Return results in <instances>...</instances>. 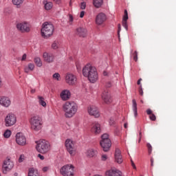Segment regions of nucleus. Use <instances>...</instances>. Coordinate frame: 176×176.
<instances>
[{"mask_svg":"<svg viewBox=\"0 0 176 176\" xmlns=\"http://www.w3.org/2000/svg\"><path fill=\"white\" fill-rule=\"evenodd\" d=\"M91 133L94 134H100L101 133V124L98 122H94L91 125Z\"/></svg>","mask_w":176,"mask_h":176,"instance_id":"obj_18","label":"nucleus"},{"mask_svg":"<svg viewBox=\"0 0 176 176\" xmlns=\"http://www.w3.org/2000/svg\"><path fill=\"white\" fill-rule=\"evenodd\" d=\"M65 146L69 155H71V156H74L75 153H76V148H75V143L74 141L67 139L65 141Z\"/></svg>","mask_w":176,"mask_h":176,"instance_id":"obj_5","label":"nucleus"},{"mask_svg":"<svg viewBox=\"0 0 176 176\" xmlns=\"http://www.w3.org/2000/svg\"><path fill=\"white\" fill-rule=\"evenodd\" d=\"M26 59H27V54H24L22 56L21 61H25Z\"/></svg>","mask_w":176,"mask_h":176,"instance_id":"obj_49","label":"nucleus"},{"mask_svg":"<svg viewBox=\"0 0 176 176\" xmlns=\"http://www.w3.org/2000/svg\"><path fill=\"white\" fill-rule=\"evenodd\" d=\"M14 167V164L10 159L6 160L4 161L3 165V174H8L12 168Z\"/></svg>","mask_w":176,"mask_h":176,"instance_id":"obj_8","label":"nucleus"},{"mask_svg":"<svg viewBox=\"0 0 176 176\" xmlns=\"http://www.w3.org/2000/svg\"><path fill=\"white\" fill-rule=\"evenodd\" d=\"M147 115H149V118L151 120L155 121L156 120V116L152 113V111H147Z\"/></svg>","mask_w":176,"mask_h":176,"instance_id":"obj_32","label":"nucleus"},{"mask_svg":"<svg viewBox=\"0 0 176 176\" xmlns=\"http://www.w3.org/2000/svg\"><path fill=\"white\" fill-rule=\"evenodd\" d=\"M23 2H24V0H12L13 5H16V6H20Z\"/></svg>","mask_w":176,"mask_h":176,"instance_id":"obj_35","label":"nucleus"},{"mask_svg":"<svg viewBox=\"0 0 176 176\" xmlns=\"http://www.w3.org/2000/svg\"><path fill=\"white\" fill-rule=\"evenodd\" d=\"M60 171L63 176H74V166L65 165L60 168Z\"/></svg>","mask_w":176,"mask_h":176,"instance_id":"obj_6","label":"nucleus"},{"mask_svg":"<svg viewBox=\"0 0 176 176\" xmlns=\"http://www.w3.org/2000/svg\"><path fill=\"white\" fill-rule=\"evenodd\" d=\"M109 123L110 126H113V124H115V119H113V118H111L109 119Z\"/></svg>","mask_w":176,"mask_h":176,"instance_id":"obj_44","label":"nucleus"},{"mask_svg":"<svg viewBox=\"0 0 176 176\" xmlns=\"http://www.w3.org/2000/svg\"><path fill=\"white\" fill-rule=\"evenodd\" d=\"M88 113L90 116H93V118H100L101 115L98 111H88Z\"/></svg>","mask_w":176,"mask_h":176,"instance_id":"obj_27","label":"nucleus"},{"mask_svg":"<svg viewBox=\"0 0 176 176\" xmlns=\"http://www.w3.org/2000/svg\"><path fill=\"white\" fill-rule=\"evenodd\" d=\"M56 5H60L61 3V0H53Z\"/></svg>","mask_w":176,"mask_h":176,"instance_id":"obj_54","label":"nucleus"},{"mask_svg":"<svg viewBox=\"0 0 176 176\" xmlns=\"http://www.w3.org/2000/svg\"><path fill=\"white\" fill-rule=\"evenodd\" d=\"M131 162L132 167L135 170V168H137V167H135V164H134V162H133V160H131Z\"/></svg>","mask_w":176,"mask_h":176,"instance_id":"obj_56","label":"nucleus"},{"mask_svg":"<svg viewBox=\"0 0 176 176\" xmlns=\"http://www.w3.org/2000/svg\"><path fill=\"white\" fill-rule=\"evenodd\" d=\"M36 149L39 153H47L50 151V143L45 140H41L37 142Z\"/></svg>","mask_w":176,"mask_h":176,"instance_id":"obj_3","label":"nucleus"},{"mask_svg":"<svg viewBox=\"0 0 176 176\" xmlns=\"http://www.w3.org/2000/svg\"><path fill=\"white\" fill-rule=\"evenodd\" d=\"M122 25L126 31L127 30H129V26L127 25V21H122Z\"/></svg>","mask_w":176,"mask_h":176,"instance_id":"obj_43","label":"nucleus"},{"mask_svg":"<svg viewBox=\"0 0 176 176\" xmlns=\"http://www.w3.org/2000/svg\"><path fill=\"white\" fill-rule=\"evenodd\" d=\"M16 116L14 114L10 113L8 114L5 119V126L6 127H11V126H14L16 124Z\"/></svg>","mask_w":176,"mask_h":176,"instance_id":"obj_7","label":"nucleus"},{"mask_svg":"<svg viewBox=\"0 0 176 176\" xmlns=\"http://www.w3.org/2000/svg\"><path fill=\"white\" fill-rule=\"evenodd\" d=\"M80 8L82 9V10H85V9H86V2H82L80 5Z\"/></svg>","mask_w":176,"mask_h":176,"instance_id":"obj_42","label":"nucleus"},{"mask_svg":"<svg viewBox=\"0 0 176 176\" xmlns=\"http://www.w3.org/2000/svg\"><path fill=\"white\" fill-rule=\"evenodd\" d=\"M35 69V64L34 63H28L23 68L25 74H30V72L34 71Z\"/></svg>","mask_w":176,"mask_h":176,"instance_id":"obj_22","label":"nucleus"},{"mask_svg":"<svg viewBox=\"0 0 176 176\" xmlns=\"http://www.w3.org/2000/svg\"><path fill=\"white\" fill-rule=\"evenodd\" d=\"M65 111H78V104L75 102L67 101L63 104Z\"/></svg>","mask_w":176,"mask_h":176,"instance_id":"obj_10","label":"nucleus"},{"mask_svg":"<svg viewBox=\"0 0 176 176\" xmlns=\"http://www.w3.org/2000/svg\"><path fill=\"white\" fill-rule=\"evenodd\" d=\"M76 112L75 111H66L65 112V118H72L74 115H75Z\"/></svg>","mask_w":176,"mask_h":176,"instance_id":"obj_31","label":"nucleus"},{"mask_svg":"<svg viewBox=\"0 0 176 176\" xmlns=\"http://www.w3.org/2000/svg\"><path fill=\"white\" fill-rule=\"evenodd\" d=\"M52 78L54 80H57V82H59V80H61V77L60 76V74L55 73L53 74Z\"/></svg>","mask_w":176,"mask_h":176,"instance_id":"obj_34","label":"nucleus"},{"mask_svg":"<svg viewBox=\"0 0 176 176\" xmlns=\"http://www.w3.org/2000/svg\"><path fill=\"white\" fill-rule=\"evenodd\" d=\"M142 80V78H140L138 80V85H141V81Z\"/></svg>","mask_w":176,"mask_h":176,"instance_id":"obj_58","label":"nucleus"},{"mask_svg":"<svg viewBox=\"0 0 176 176\" xmlns=\"http://www.w3.org/2000/svg\"><path fill=\"white\" fill-rule=\"evenodd\" d=\"M52 49L54 50H57L60 47V42L58 41H54L51 45Z\"/></svg>","mask_w":176,"mask_h":176,"instance_id":"obj_29","label":"nucleus"},{"mask_svg":"<svg viewBox=\"0 0 176 176\" xmlns=\"http://www.w3.org/2000/svg\"><path fill=\"white\" fill-rule=\"evenodd\" d=\"M82 75L85 78H88V80H89L91 83H96V82L98 80L97 69L90 64H87L82 68Z\"/></svg>","mask_w":176,"mask_h":176,"instance_id":"obj_1","label":"nucleus"},{"mask_svg":"<svg viewBox=\"0 0 176 176\" xmlns=\"http://www.w3.org/2000/svg\"><path fill=\"white\" fill-rule=\"evenodd\" d=\"M133 60L134 61L138 60V52H137V51H135V52L133 53Z\"/></svg>","mask_w":176,"mask_h":176,"instance_id":"obj_41","label":"nucleus"},{"mask_svg":"<svg viewBox=\"0 0 176 176\" xmlns=\"http://www.w3.org/2000/svg\"><path fill=\"white\" fill-rule=\"evenodd\" d=\"M115 162L118 164H122V163H123V157H122V153H120V150L119 148L116 149Z\"/></svg>","mask_w":176,"mask_h":176,"instance_id":"obj_20","label":"nucleus"},{"mask_svg":"<svg viewBox=\"0 0 176 176\" xmlns=\"http://www.w3.org/2000/svg\"><path fill=\"white\" fill-rule=\"evenodd\" d=\"M102 98L106 104H111V102H112L111 94L109 93V90H108V89H106L103 91L102 94Z\"/></svg>","mask_w":176,"mask_h":176,"instance_id":"obj_13","label":"nucleus"},{"mask_svg":"<svg viewBox=\"0 0 176 176\" xmlns=\"http://www.w3.org/2000/svg\"><path fill=\"white\" fill-rule=\"evenodd\" d=\"M133 102V111H137V102L133 99L132 100Z\"/></svg>","mask_w":176,"mask_h":176,"instance_id":"obj_39","label":"nucleus"},{"mask_svg":"<svg viewBox=\"0 0 176 176\" xmlns=\"http://www.w3.org/2000/svg\"><path fill=\"white\" fill-rule=\"evenodd\" d=\"M37 157H39V159H41V160H45V157L41 154H38L37 155Z\"/></svg>","mask_w":176,"mask_h":176,"instance_id":"obj_50","label":"nucleus"},{"mask_svg":"<svg viewBox=\"0 0 176 176\" xmlns=\"http://www.w3.org/2000/svg\"><path fill=\"white\" fill-rule=\"evenodd\" d=\"M38 102L42 107H46V102H45V98L42 96H38Z\"/></svg>","mask_w":176,"mask_h":176,"instance_id":"obj_33","label":"nucleus"},{"mask_svg":"<svg viewBox=\"0 0 176 176\" xmlns=\"http://www.w3.org/2000/svg\"><path fill=\"white\" fill-rule=\"evenodd\" d=\"M146 146L148 148V154L151 155L152 153V145H151L149 143H147Z\"/></svg>","mask_w":176,"mask_h":176,"instance_id":"obj_40","label":"nucleus"},{"mask_svg":"<svg viewBox=\"0 0 176 176\" xmlns=\"http://www.w3.org/2000/svg\"><path fill=\"white\" fill-rule=\"evenodd\" d=\"M118 35H119V34H120V31L122 30V25H120V23L118 24Z\"/></svg>","mask_w":176,"mask_h":176,"instance_id":"obj_51","label":"nucleus"},{"mask_svg":"<svg viewBox=\"0 0 176 176\" xmlns=\"http://www.w3.org/2000/svg\"><path fill=\"white\" fill-rule=\"evenodd\" d=\"M151 165L153 167V159L151 160Z\"/></svg>","mask_w":176,"mask_h":176,"instance_id":"obj_62","label":"nucleus"},{"mask_svg":"<svg viewBox=\"0 0 176 176\" xmlns=\"http://www.w3.org/2000/svg\"><path fill=\"white\" fill-rule=\"evenodd\" d=\"M3 135L5 138H9V137L12 135V132L10 131V130L8 129L5 131Z\"/></svg>","mask_w":176,"mask_h":176,"instance_id":"obj_36","label":"nucleus"},{"mask_svg":"<svg viewBox=\"0 0 176 176\" xmlns=\"http://www.w3.org/2000/svg\"><path fill=\"white\" fill-rule=\"evenodd\" d=\"M101 141H107V140H111L109 139V135L108 133H104L101 136Z\"/></svg>","mask_w":176,"mask_h":176,"instance_id":"obj_37","label":"nucleus"},{"mask_svg":"<svg viewBox=\"0 0 176 176\" xmlns=\"http://www.w3.org/2000/svg\"><path fill=\"white\" fill-rule=\"evenodd\" d=\"M127 20H129V14L127 13V10H125L122 21H127Z\"/></svg>","mask_w":176,"mask_h":176,"instance_id":"obj_38","label":"nucleus"},{"mask_svg":"<svg viewBox=\"0 0 176 176\" xmlns=\"http://www.w3.org/2000/svg\"><path fill=\"white\" fill-rule=\"evenodd\" d=\"M35 91H36L35 89H31V90H30V92L32 93V94H35Z\"/></svg>","mask_w":176,"mask_h":176,"instance_id":"obj_60","label":"nucleus"},{"mask_svg":"<svg viewBox=\"0 0 176 176\" xmlns=\"http://www.w3.org/2000/svg\"><path fill=\"white\" fill-rule=\"evenodd\" d=\"M127 126H128V124H127V123H125V124H124V129H127Z\"/></svg>","mask_w":176,"mask_h":176,"instance_id":"obj_63","label":"nucleus"},{"mask_svg":"<svg viewBox=\"0 0 176 176\" xmlns=\"http://www.w3.org/2000/svg\"><path fill=\"white\" fill-rule=\"evenodd\" d=\"M34 63L36 65V67H41L42 65H43V63L42 62V59L41 58L36 56L34 58Z\"/></svg>","mask_w":176,"mask_h":176,"instance_id":"obj_25","label":"nucleus"},{"mask_svg":"<svg viewBox=\"0 0 176 176\" xmlns=\"http://www.w3.org/2000/svg\"><path fill=\"white\" fill-rule=\"evenodd\" d=\"M47 170H49V167H47V166H45L43 168V173H46V171H47Z\"/></svg>","mask_w":176,"mask_h":176,"instance_id":"obj_55","label":"nucleus"},{"mask_svg":"<svg viewBox=\"0 0 176 176\" xmlns=\"http://www.w3.org/2000/svg\"><path fill=\"white\" fill-rule=\"evenodd\" d=\"M65 80L69 86H74L76 83V76L67 73L65 76Z\"/></svg>","mask_w":176,"mask_h":176,"instance_id":"obj_9","label":"nucleus"},{"mask_svg":"<svg viewBox=\"0 0 176 176\" xmlns=\"http://www.w3.org/2000/svg\"><path fill=\"white\" fill-rule=\"evenodd\" d=\"M60 97L62 101H68L71 98V91L68 89H63L60 94Z\"/></svg>","mask_w":176,"mask_h":176,"instance_id":"obj_15","label":"nucleus"},{"mask_svg":"<svg viewBox=\"0 0 176 176\" xmlns=\"http://www.w3.org/2000/svg\"><path fill=\"white\" fill-rule=\"evenodd\" d=\"M28 176H39L38 175V170H36L34 168H30L29 170Z\"/></svg>","mask_w":176,"mask_h":176,"instance_id":"obj_30","label":"nucleus"},{"mask_svg":"<svg viewBox=\"0 0 176 176\" xmlns=\"http://www.w3.org/2000/svg\"><path fill=\"white\" fill-rule=\"evenodd\" d=\"M84 16H85V11H81L80 14V19H83Z\"/></svg>","mask_w":176,"mask_h":176,"instance_id":"obj_52","label":"nucleus"},{"mask_svg":"<svg viewBox=\"0 0 176 176\" xmlns=\"http://www.w3.org/2000/svg\"><path fill=\"white\" fill-rule=\"evenodd\" d=\"M16 28L17 30L21 31V32H30V25L25 22L18 23Z\"/></svg>","mask_w":176,"mask_h":176,"instance_id":"obj_14","label":"nucleus"},{"mask_svg":"<svg viewBox=\"0 0 176 176\" xmlns=\"http://www.w3.org/2000/svg\"><path fill=\"white\" fill-rule=\"evenodd\" d=\"M69 20L70 23H72L74 21V16H72V14H70L69 16Z\"/></svg>","mask_w":176,"mask_h":176,"instance_id":"obj_53","label":"nucleus"},{"mask_svg":"<svg viewBox=\"0 0 176 176\" xmlns=\"http://www.w3.org/2000/svg\"><path fill=\"white\" fill-rule=\"evenodd\" d=\"M76 32L79 36H82V38H85V36L87 35V30H86L85 28H77Z\"/></svg>","mask_w":176,"mask_h":176,"instance_id":"obj_23","label":"nucleus"},{"mask_svg":"<svg viewBox=\"0 0 176 176\" xmlns=\"http://www.w3.org/2000/svg\"><path fill=\"white\" fill-rule=\"evenodd\" d=\"M105 20H107V16L105 15V14L101 12L99 13L96 19V24H98V25H101V24H102Z\"/></svg>","mask_w":176,"mask_h":176,"instance_id":"obj_19","label":"nucleus"},{"mask_svg":"<svg viewBox=\"0 0 176 176\" xmlns=\"http://www.w3.org/2000/svg\"><path fill=\"white\" fill-rule=\"evenodd\" d=\"M16 142L18 145L24 146V145H25V144L27 143V139L23 133H17L16 135Z\"/></svg>","mask_w":176,"mask_h":176,"instance_id":"obj_12","label":"nucleus"},{"mask_svg":"<svg viewBox=\"0 0 176 176\" xmlns=\"http://www.w3.org/2000/svg\"><path fill=\"white\" fill-rule=\"evenodd\" d=\"M133 115H134L135 118H137V116L138 115V113H137V111H133Z\"/></svg>","mask_w":176,"mask_h":176,"instance_id":"obj_57","label":"nucleus"},{"mask_svg":"<svg viewBox=\"0 0 176 176\" xmlns=\"http://www.w3.org/2000/svg\"><path fill=\"white\" fill-rule=\"evenodd\" d=\"M103 75H104V76H107V72H104Z\"/></svg>","mask_w":176,"mask_h":176,"instance_id":"obj_64","label":"nucleus"},{"mask_svg":"<svg viewBox=\"0 0 176 176\" xmlns=\"http://www.w3.org/2000/svg\"><path fill=\"white\" fill-rule=\"evenodd\" d=\"M10 104H12L10 98L6 96H0V105H1V107L9 108V107H10Z\"/></svg>","mask_w":176,"mask_h":176,"instance_id":"obj_16","label":"nucleus"},{"mask_svg":"<svg viewBox=\"0 0 176 176\" xmlns=\"http://www.w3.org/2000/svg\"><path fill=\"white\" fill-rule=\"evenodd\" d=\"M93 3L95 8H101L104 3V0H93Z\"/></svg>","mask_w":176,"mask_h":176,"instance_id":"obj_28","label":"nucleus"},{"mask_svg":"<svg viewBox=\"0 0 176 176\" xmlns=\"http://www.w3.org/2000/svg\"><path fill=\"white\" fill-rule=\"evenodd\" d=\"M44 8L45 9V10H50L52 9L53 8V3L50 2V1H44Z\"/></svg>","mask_w":176,"mask_h":176,"instance_id":"obj_26","label":"nucleus"},{"mask_svg":"<svg viewBox=\"0 0 176 176\" xmlns=\"http://www.w3.org/2000/svg\"><path fill=\"white\" fill-rule=\"evenodd\" d=\"M32 130L39 131L43 127V119L39 116H34L30 120Z\"/></svg>","mask_w":176,"mask_h":176,"instance_id":"obj_2","label":"nucleus"},{"mask_svg":"<svg viewBox=\"0 0 176 176\" xmlns=\"http://www.w3.org/2000/svg\"><path fill=\"white\" fill-rule=\"evenodd\" d=\"M106 176H122V172L117 169H111L106 172Z\"/></svg>","mask_w":176,"mask_h":176,"instance_id":"obj_21","label":"nucleus"},{"mask_svg":"<svg viewBox=\"0 0 176 176\" xmlns=\"http://www.w3.org/2000/svg\"><path fill=\"white\" fill-rule=\"evenodd\" d=\"M19 163H21L22 162H24V155H21L19 158Z\"/></svg>","mask_w":176,"mask_h":176,"instance_id":"obj_47","label":"nucleus"},{"mask_svg":"<svg viewBox=\"0 0 176 176\" xmlns=\"http://www.w3.org/2000/svg\"><path fill=\"white\" fill-rule=\"evenodd\" d=\"M43 58L45 63H47L48 64H51V63H54L55 60L54 54L52 52H44L43 54Z\"/></svg>","mask_w":176,"mask_h":176,"instance_id":"obj_11","label":"nucleus"},{"mask_svg":"<svg viewBox=\"0 0 176 176\" xmlns=\"http://www.w3.org/2000/svg\"><path fill=\"white\" fill-rule=\"evenodd\" d=\"M54 31V26H53V24L45 22L42 25L41 35L43 38H49V36H52V35H53Z\"/></svg>","mask_w":176,"mask_h":176,"instance_id":"obj_4","label":"nucleus"},{"mask_svg":"<svg viewBox=\"0 0 176 176\" xmlns=\"http://www.w3.org/2000/svg\"><path fill=\"white\" fill-rule=\"evenodd\" d=\"M142 133L140 132L139 135H140V139H139V142L141 141V138L142 137Z\"/></svg>","mask_w":176,"mask_h":176,"instance_id":"obj_59","label":"nucleus"},{"mask_svg":"<svg viewBox=\"0 0 176 176\" xmlns=\"http://www.w3.org/2000/svg\"><path fill=\"white\" fill-rule=\"evenodd\" d=\"M107 159H108V156L107 155H102V160L103 162H105V160H107Z\"/></svg>","mask_w":176,"mask_h":176,"instance_id":"obj_48","label":"nucleus"},{"mask_svg":"<svg viewBox=\"0 0 176 176\" xmlns=\"http://www.w3.org/2000/svg\"><path fill=\"white\" fill-rule=\"evenodd\" d=\"M111 82H108L107 85H106L107 87H111Z\"/></svg>","mask_w":176,"mask_h":176,"instance_id":"obj_61","label":"nucleus"},{"mask_svg":"<svg viewBox=\"0 0 176 176\" xmlns=\"http://www.w3.org/2000/svg\"><path fill=\"white\" fill-rule=\"evenodd\" d=\"M97 150L94 148H89L86 152V156L87 157H94L97 155Z\"/></svg>","mask_w":176,"mask_h":176,"instance_id":"obj_24","label":"nucleus"},{"mask_svg":"<svg viewBox=\"0 0 176 176\" xmlns=\"http://www.w3.org/2000/svg\"><path fill=\"white\" fill-rule=\"evenodd\" d=\"M111 145L112 143L111 142V140L100 141V146H102L104 152H108Z\"/></svg>","mask_w":176,"mask_h":176,"instance_id":"obj_17","label":"nucleus"},{"mask_svg":"<svg viewBox=\"0 0 176 176\" xmlns=\"http://www.w3.org/2000/svg\"><path fill=\"white\" fill-rule=\"evenodd\" d=\"M96 109H97V107H96V106L88 107V111H96Z\"/></svg>","mask_w":176,"mask_h":176,"instance_id":"obj_46","label":"nucleus"},{"mask_svg":"<svg viewBox=\"0 0 176 176\" xmlns=\"http://www.w3.org/2000/svg\"><path fill=\"white\" fill-rule=\"evenodd\" d=\"M139 94L140 96H144V91L142 90V85H141L139 87Z\"/></svg>","mask_w":176,"mask_h":176,"instance_id":"obj_45","label":"nucleus"}]
</instances>
